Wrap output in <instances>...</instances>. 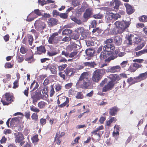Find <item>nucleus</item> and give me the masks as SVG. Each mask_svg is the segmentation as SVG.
<instances>
[{
    "label": "nucleus",
    "instance_id": "c756f323",
    "mask_svg": "<svg viewBox=\"0 0 147 147\" xmlns=\"http://www.w3.org/2000/svg\"><path fill=\"white\" fill-rule=\"evenodd\" d=\"M17 58L18 63H22L24 60V56L21 55L20 53L17 54Z\"/></svg>",
    "mask_w": 147,
    "mask_h": 147
},
{
    "label": "nucleus",
    "instance_id": "58836bf2",
    "mask_svg": "<svg viewBox=\"0 0 147 147\" xmlns=\"http://www.w3.org/2000/svg\"><path fill=\"white\" fill-rule=\"evenodd\" d=\"M28 51L27 49L25 48L23 45L22 46L20 49V51L22 54L26 53Z\"/></svg>",
    "mask_w": 147,
    "mask_h": 147
},
{
    "label": "nucleus",
    "instance_id": "ea45409f",
    "mask_svg": "<svg viewBox=\"0 0 147 147\" xmlns=\"http://www.w3.org/2000/svg\"><path fill=\"white\" fill-rule=\"evenodd\" d=\"M30 107L31 111L33 112L37 113L40 111V110L38 108L35 107L33 105H32L30 106Z\"/></svg>",
    "mask_w": 147,
    "mask_h": 147
},
{
    "label": "nucleus",
    "instance_id": "e433bc0d",
    "mask_svg": "<svg viewBox=\"0 0 147 147\" xmlns=\"http://www.w3.org/2000/svg\"><path fill=\"white\" fill-rule=\"evenodd\" d=\"M72 4L74 7L81 5L80 2L78 0H72Z\"/></svg>",
    "mask_w": 147,
    "mask_h": 147
},
{
    "label": "nucleus",
    "instance_id": "a211bd4d",
    "mask_svg": "<svg viewBox=\"0 0 147 147\" xmlns=\"http://www.w3.org/2000/svg\"><path fill=\"white\" fill-rule=\"evenodd\" d=\"M91 84L90 81L88 80H84L83 83L81 85V87L83 89L87 88Z\"/></svg>",
    "mask_w": 147,
    "mask_h": 147
},
{
    "label": "nucleus",
    "instance_id": "f257e3e1",
    "mask_svg": "<svg viewBox=\"0 0 147 147\" xmlns=\"http://www.w3.org/2000/svg\"><path fill=\"white\" fill-rule=\"evenodd\" d=\"M130 24V21H116L114 24L115 28L113 29L111 33L113 34L121 33L129 26Z\"/></svg>",
    "mask_w": 147,
    "mask_h": 147
},
{
    "label": "nucleus",
    "instance_id": "4468645a",
    "mask_svg": "<svg viewBox=\"0 0 147 147\" xmlns=\"http://www.w3.org/2000/svg\"><path fill=\"white\" fill-rule=\"evenodd\" d=\"M111 53V52H108L103 51L101 53L100 56V59L102 60L108 57Z\"/></svg>",
    "mask_w": 147,
    "mask_h": 147
},
{
    "label": "nucleus",
    "instance_id": "f03ea898",
    "mask_svg": "<svg viewBox=\"0 0 147 147\" xmlns=\"http://www.w3.org/2000/svg\"><path fill=\"white\" fill-rule=\"evenodd\" d=\"M14 97L12 93L6 92L4 94L1 100V102L3 105H8L14 101Z\"/></svg>",
    "mask_w": 147,
    "mask_h": 147
},
{
    "label": "nucleus",
    "instance_id": "79ce46f5",
    "mask_svg": "<svg viewBox=\"0 0 147 147\" xmlns=\"http://www.w3.org/2000/svg\"><path fill=\"white\" fill-rule=\"evenodd\" d=\"M76 31L77 32L78 34H82L84 32V28L83 27H79L76 30Z\"/></svg>",
    "mask_w": 147,
    "mask_h": 147
},
{
    "label": "nucleus",
    "instance_id": "680f3d73",
    "mask_svg": "<svg viewBox=\"0 0 147 147\" xmlns=\"http://www.w3.org/2000/svg\"><path fill=\"white\" fill-rule=\"evenodd\" d=\"M103 134V132H99L98 133H97L96 136H98V138L96 140V142H98L100 140V138L101 137V135Z\"/></svg>",
    "mask_w": 147,
    "mask_h": 147
},
{
    "label": "nucleus",
    "instance_id": "dca6fc26",
    "mask_svg": "<svg viewBox=\"0 0 147 147\" xmlns=\"http://www.w3.org/2000/svg\"><path fill=\"white\" fill-rule=\"evenodd\" d=\"M124 5L126 7L127 11L128 14H130L134 12L132 7L131 5L127 3H125Z\"/></svg>",
    "mask_w": 147,
    "mask_h": 147
},
{
    "label": "nucleus",
    "instance_id": "3c124183",
    "mask_svg": "<svg viewBox=\"0 0 147 147\" xmlns=\"http://www.w3.org/2000/svg\"><path fill=\"white\" fill-rule=\"evenodd\" d=\"M4 66L6 68H11L13 67V65L10 62H7L5 64Z\"/></svg>",
    "mask_w": 147,
    "mask_h": 147
},
{
    "label": "nucleus",
    "instance_id": "0eeeda50",
    "mask_svg": "<svg viewBox=\"0 0 147 147\" xmlns=\"http://www.w3.org/2000/svg\"><path fill=\"white\" fill-rule=\"evenodd\" d=\"M114 86L113 82L112 81L108 82L102 88V91L105 92L112 88Z\"/></svg>",
    "mask_w": 147,
    "mask_h": 147
},
{
    "label": "nucleus",
    "instance_id": "de8ad7c7",
    "mask_svg": "<svg viewBox=\"0 0 147 147\" xmlns=\"http://www.w3.org/2000/svg\"><path fill=\"white\" fill-rule=\"evenodd\" d=\"M84 96L82 92H78L76 96V98L78 99H81L83 98Z\"/></svg>",
    "mask_w": 147,
    "mask_h": 147
},
{
    "label": "nucleus",
    "instance_id": "37998d69",
    "mask_svg": "<svg viewBox=\"0 0 147 147\" xmlns=\"http://www.w3.org/2000/svg\"><path fill=\"white\" fill-rule=\"evenodd\" d=\"M93 17L95 19H101L103 17V15L100 13L93 15Z\"/></svg>",
    "mask_w": 147,
    "mask_h": 147
},
{
    "label": "nucleus",
    "instance_id": "0e129e2a",
    "mask_svg": "<svg viewBox=\"0 0 147 147\" xmlns=\"http://www.w3.org/2000/svg\"><path fill=\"white\" fill-rule=\"evenodd\" d=\"M30 112L29 111L28 112H25L24 113V115L26 118L27 119L30 118Z\"/></svg>",
    "mask_w": 147,
    "mask_h": 147
},
{
    "label": "nucleus",
    "instance_id": "b1692460",
    "mask_svg": "<svg viewBox=\"0 0 147 147\" xmlns=\"http://www.w3.org/2000/svg\"><path fill=\"white\" fill-rule=\"evenodd\" d=\"M88 72H85L82 73L79 78V80L81 81L83 80H88Z\"/></svg>",
    "mask_w": 147,
    "mask_h": 147
},
{
    "label": "nucleus",
    "instance_id": "ddd939ff",
    "mask_svg": "<svg viewBox=\"0 0 147 147\" xmlns=\"http://www.w3.org/2000/svg\"><path fill=\"white\" fill-rule=\"evenodd\" d=\"M147 78V72L140 74L139 76L136 78V82H138L144 80Z\"/></svg>",
    "mask_w": 147,
    "mask_h": 147
},
{
    "label": "nucleus",
    "instance_id": "20e7f679",
    "mask_svg": "<svg viewBox=\"0 0 147 147\" xmlns=\"http://www.w3.org/2000/svg\"><path fill=\"white\" fill-rule=\"evenodd\" d=\"M31 97L32 99L33 104L36 105L38 101L42 98V94L39 91L36 90L35 92L31 90L30 91Z\"/></svg>",
    "mask_w": 147,
    "mask_h": 147
},
{
    "label": "nucleus",
    "instance_id": "603ef678",
    "mask_svg": "<svg viewBox=\"0 0 147 147\" xmlns=\"http://www.w3.org/2000/svg\"><path fill=\"white\" fill-rule=\"evenodd\" d=\"M117 57L114 56L113 55L111 56L108 57V58H107L105 59V61L106 62H109L111 60H113L115 59Z\"/></svg>",
    "mask_w": 147,
    "mask_h": 147
},
{
    "label": "nucleus",
    "instance_id": "a878e982",
    "mask_svg": "<svg viewBox=\"0 0 147 147\" xmlns=\"http://www.w3.org/2000/svg\"><path fill=\"white\" fill-rule=\"evenodd\" d=\"M78 52L77 51H74L71 52L69 55V57H74L73 59L75 60H77L79 58V57L77 56Z\"/></svg>",
    "mask_w": 147,
    "mask_h": 147
},
{
    "label": "nucleus",
    "instance_id": "4d7b16f0",
    "mask_svg": "<svg viewBox=\"0 0 147 147\" xmlns=\"http://www.w3.org/2000/svg\"><path fill=\"white\" fill-rule=\"evenodd\" d=\"M128 61L127 60L123 61L121 64L120 65L121 67L124 68L126 67L128 63Z\"/></svg>",
    "mask_w": 147,
    "mask_h": 147
},
{
    "label": "nucleus",
    "instance_id": "5fc2aeb1",
    "mask_svg": "<svg viewBox=\"0 0 147 147\" xmlns=\"http://www.w3.org/2000/svg\"><path fill=\"white\" fill-rule=\"evenodd\" d=\"M31 118L32 119L37 121L38 119V115L37 114L35 113H33L31 116Z\"/></svg>",
    "mask_w": 147,
    "mask_h": 147
},
{
    "label": "nucleus",
    "instance_id": "412c9836",
    "mask_svg": "<svg viewBox=\"0 0 147 147\" xmlns=\"http://www.w3.org/2000/svg\"><path fill=\"white\" fill-rule=\"evenodd\" d=\"M109 77L111 80L113 81L119 80L120 79L119 75L117 74H111L109 75Z\"/></svg>",
    "mask_w": 147,
    "mask_h": 147
},
{
    "label": "nucleus",
    "instance_id": "9d476101",
    "mask_svg": "<svg viewBox=\"0 0 147 147\" xmlns=\"http://www.w3.org/2000/svg\"><path fill=\"white\" fill-rule=\"evenodd\" d=\"M17 134L15 137V141L16 143H20L24 139L23 134L20 132H18Z\"/></svg>",
    "mask_w": 147,
    "mask_h": 147
},
{
    "label": "nucleus",
    "instance_id": "49530a36",
    "mask_svg": "<svg viewBox=\"0 0 147 147\" xmlns=\"http://www.w3.org/2000/svg\"><path fill=\"white\" fill-rule=\"evenodd\" d=\"M145 53H147V49H144L143 50L140 51L138 52H136V56H139Z\"/></svg>",
    "mask_w": 147,
    "mask_h": 147
},
{
    "label": "nucleus",
    "instance_id": "9b49d317",
    "mask_svg": "<svg viewBox=\"0 0 147 147\" xmlns=\"http://www.w3.org/2000/svg\"><path fill=\"white\" fill-rule=\"evenodd\" d=\"M37 51L36 53V55H41L42 54H45L46 52V50L45 47L43 45H41L36 47Z\"/></svg>",
    "mask_w": 147,
    "mask_h": 147
},
{
    "label": "nucleus",
    "instance_id": "cd10ccee",
    "mask_svg": "<svg viewBox=\"0 0 147 147\" xmlns=\"http://www.w3.org/2000/svg\"><path fill=\"white\" fill-rule=\"evenodd\" d=\"M55 33L53 34L49 38L48 42L50 44H53L55 40Z\"/></svg>",
    "mask_w": 147,
    "mask_h": 147
},
{
    "label": "nucleus",
    "instance_id": "8fccbe9b",
    "mask_svg": "<svg viewBox=\"0 0 147 147\" xmlns=\"http://www.w3.org/2000/svg\"><path fill=\"white\" fill-rule=\"evenodd\" d=\"M13 88L15 89L19 86V80H15L13 83Z\"/></svg>",
    "mask_w": 147,
    "mask_h": 147
},
{
    "label": "nucleus",
    "instance_id": "09e8293b",
    "mask_svg": "<svg viewBox=\"0 0 147 147\" xmlns=\"http://www.w3.org/2000/svg\"><path fill=\"white\" fill-rule=\"evenodd\" d=\"M133 41L135 43L138 44L141 42V39L139 36H137L134 38Z\"/></svg>",
    "mask_w": 147,
    "mask_h": 147
},
{
    "label": "nucleus",
    "instance_id": "393cba45",
    "mask_svg": "<svg viewBox=\"0 0 147 147\" xmlns=\"http://www.w3.org/2000/svg\"><path fill=\"white\" fill-rule=\"evenodd\" d=\"M3 77V81L4 83H6L11 79V75L9 74H6Z\"/></svg>",
    "mask_w": 147,
    "mask_h": 147
},
{
    "label": "nucleus",
    "instance_id": "1a4fd4ad",
    "mask_svg": "<svg viewBox=\"0 0 147 147\" xmlns=\"http://www.w3.org/2000/svg\"><path fill=\"white\" fill-rule=\"evenodd\" d=\"M115 49L114 45L113 44H107L103 47V51L108 52H111V50H114Z\"/></svg>",
    "mask_w": 147,
    "mask_h": 147
},
{
    "label": "nucleus",
    "instance_id": "bb28decb",
    "mask_svg": "<svg viewBox=\"0 0 147 147\" xmlns=\"http://www.w3.org/2000/svg\"><path fill=\"white\" fill-rule=\"evenodd\" d=\"M127 82L130 84H134L135 82H137L136 80V78L130 77L127 79Z\"/></svg>",
    "mask_w": 147,
    "mask_h": 147
},
{
    "label": "nucleus",
    "instance_id": "774afa93",
    "mask_svg": "<svg viewBox=\"0 0 147 147\" xmlns=\"http://www.w3.org/2000/svg\"><path fill=\"white\" fill-rule=\"evenodd\" d=\"M50 69L53 74H54L55 73V66L51 65L50 66Z\"/></svg>",
    "mask_w": 147,
    "mask_h": 147
},
{
    "label": "nucleus",
    "instance_id": "c03bdc74",
    "mask_svg": "<svg viewBox=\"0 0 147 147\" xmlns=\"http://www.w3.org/2000/svg\"><path fill=\"white\" fill-rule=\"evenodd\" d=\"M65 72L66 75H67L69 76H71L73 73L71 69H66L65 71Z\"/></svg>",
    "mask_w": 147,
    "mask_h": 147
},
{
    "label": "nucleus",
    "instance_id": "473e14b6",
    "mask_svg": "<svg viewBox=\"0 0 147 147\" xmlns=\"http://www.w3.org/2000/svg\"><path fill=\"white\" fill-rule=\"evenodd\" d=\"M43 96L45 98H47L48 96L47 94L48 91L47 87H45L43 89L42 91Z\"/></svg>",
    "mask_w": 147,
    "mask_h": 147
},
{
    "label": "nucleus",
    "instance_id": "7c9ffc66",
    "mask_svg": "<svg viewBox=\"0 0 147 147\" xmlns=\"http://www.w3.org/2000/svg\"><path fill=\"white\" fill-rule=\"evenodd\" d=\"M26 61L28 62L29 63H31L33 62L34 61V55H32L29 57H27L25 59Z\"/></svg>",
    "mask_w": 147,
    "mask_h": 147
},
{
    "label": "nucleus",
    "instance_id": "423d86ee",
    "mask_svg": "<svg viewBox=\"0 0 147 147\" xmlns=\"http://www.w3.org/2000/svg\"><path fill=\"white\" fill-rule=\"evenodd\" d=\"M102 8L103 9L107 11L105 16V21L108 23L110 22L113 18L112 15H111V12L108 11L109 9L107 7H103Z\"/></svg>",
    "mask_w": 147,
    "mask_h": 147
},
{
    "label": "nucleus",
    "instance_id": "e2e57ef3",
    "mask_svg": "<svg viewBox=\"0 0 147 147\" xmlns=\"http://www.w3.org/2000/svg\"><path fill=\"white\" fill-rule=\"evenodd\" d=\"M38 3L42 6L47 4V2L45 0H38Z\"/></svg>",
    "mask_w": 147,
    "mask_h": 147
},
{
    "label": "nucleus",
    "instance_id": "f3484780",
    "mask_svg": "<svg viewBox=\"0 0 147 147\" xmlns=\"http://www.w3.org/2000/svg\"><path fill=\"white\" fill-rule=\"evenodd\" d=\"M118 109L116 107H114L110 109L109 113L111 116H115L117 113Z\"/></svg>",
    "mask_w": 147,
    "mask_h": 147
},
{
    "label": "nucleus",
    "instance_id": "338daca9",
    "mask_svg": "<svg viewBox=\"0 0 147 147\" xmlns=\"http://www.w3.org/2000/svg\"><path fill=\"white\" fill-rule=\"evenodd\" d=\"M67 66V65L66 64L62 65L59 66V70H62L65 68Z\"/></svg>",
    "mask_w": 147,
    "mask_h": 147
},
{
    "label": "nucleus",
    "instance_id": "13d9d810",
    "mask_svg": "<svg viewBox=\"0 0 147 147\" xmlns=\"http://www.w3.org/2000/svg\"><path fill=\"white\" fill-rule=\"evenodd\" d=\"M133 65L136 70L137 69L140 68L142 66V65L141 64H139L135 63H133Z\"/></svg>",
    "mask_w": 147,
    "mask_h": 147
},
{
    "label": "nucleus",
    "instance_id": "c9c22d12",
    "mask_svg": "<svg viewBox=\"0 0 147 147\" xmlns=\"http://www.w3.org/2000/svg\"><path fill=\"white\" fill-rule=\"evenodd\" d=\"M47 103L43 102L40 101L39 102L38 104V106L40 109L43 108L46 106Z\"/></svg>",
    "mask_w": 147,
    "mask_h": 147
},
{
    "label": "nucleus",
    "instance_id": "a18cd8bd",
    "mask_svg": "<svg viewBox=\"0 0 147 147\" xmlns=\"http://www.w3.org/2000/svg\"><path fill=\"white\" fill-rule=\"evenodd\" d=\"M111 15L113 19L115 20H117L118 18H120V15L118 13L114 14L111 12Z\"/></svg>",
    "mask_w": 147,
    "mask_h": 147
},
{
    "label": "nucleus",
    "instance_id": "72a5a7b5",
    "mask_svg": "<svg viewBox=\"0 0 147 147\" xmlns=\"http://www.w3.org/2000/svg\"><path fill=\"white\" fill-rule=\"evenodd\" d=\"M49 25L51 26L55 25V20L54 18H51L48 21Z\"/></svg>",
    "mask_w": 147,
    "mask_h": 147
},
{
    "label": "nucleus",
    "instance_id": "f704fd0d",
    "mask_svg": "<svg viewBox=\"0 0 147 147\" xmlns=\"http://www.w3.org/2000/svg\"><path fill=\"white\" fill-rule=\"evenodd\" d=\"M28 41L29 42V45L31 46L33 42L34 39L32 35H29L28 36Z\"/></svg>",
    "mask_w": 147,
    "mask_h": 147
},
{
    "label": "nucleus",
    "instance_id": "f8f14e48",
    "mask_svg": "<svg viewBox=\"0 0 147 147\" xmlns=\"http://www.w3.org/2000/svg\"><path fill=\"white\" fill-rule=\"evenodd\" d=\"M121 69L120 66L119 65H117L112 67L110 69H107V71L111 73H115L120 70Z\"/></svg>",
    "mask_w": 147,
    "mask_h": 147
},
{
    "label": "nucleus",
    "instance_id": "6e6d98bb",
    "mask_svg": "<svg viewBox=\"0 0 147 147\" xmlns=\"http://www.w3.org/2000/svg\"><path fill=\"white\" fill-rule=\"evenodd\" d=\"M79 38V36L77 34H74L70 37V39H73L75 40H77Z\"/></svg>",
    "mask_w": 147,
    "mask_h": 147
},
{
    "label": "nucleus",
    "instance_id": "a19ab883",
    "mask_svg": "<svg viewBox=\"0 0 147 147\" xmlns=\"http://www.w3.org/2000/svg\"><path fill=\"white\" fill-rule=\"evenodd\" d=\"M71 20L79 25L82 24V22L80 20L77 19L76 17H72L71 18Z\"/></svg>",
    "mask_w": 147,
    "mask_h": 147
},
{
    "label": "nucleus",
    "instance_id": "aec40b11",
    "mask_svg": "<svg viewBox=\"0 0 147 147\" xmlns=\"http://www.w3.org/2000/svg\"><path fill=\"white\" fill-rule=\"evenodd\" d=\"M83 64L85 66H88L91 68H94L96 65L94 61L85 62Z\"/></svg>",
    "mask_w": 147,
    "mask_h": 147
},
{
    "label": "nucleus",
    "instance_id": "6ab92c4d",
    "mask_svg": "<svg viewBox=\"0 0 147 147\" xmlns=\"http://www.w3.org/2000/svg\"><path fill=\"white\" fill-rule=\"evenodd\" d=\"M114 41L117 45H120L121 43L122 39L119 36H117L114 38Z\"/></svg>",
    "mask_w": 147,
    "mask_h": 147
},
{
    "label": "nucleus",
    "instance_id": "7ed1b4c3",
    "mask_svg": "<svg viewBox=\"0 0 147 147\" xmlns=\"http://www.w3.org/2000/svg\"><path fill=\"white\" fill-rule=\"evenodd\" d=\"M105 71L104 69H98L95 71L93 73L92 78V81L96 82H99L105 74Z\"/></svg>",
    "mask_w": 147,
    "mask_h": 147
},
{
    "label": "nucleus",
    "instance_id": "c85d7f7f",
    "mask_svg": "<svg viewBox=\"0 0 147 147\" xmlns=\"http://www.w3.org/2000/svg\"><path fill=\"white\" fill-rule=\"evenodd\" d=\"M72 32V31L70 29H66L62 31V34L64 35L68 36Z\"/></svg>",
    "mask_w": 147,
    "mask_h": 147
},
{
    "label": "nucleus",
    "instance_id": "052dcab7",
    "mask_svg": "<svg viewBox=\"0 0 147 147\" xmlns=\"http://www.w3.org/2000/svg\"><path fill=\"white\" fill-rule=\"evenodd\" d=\"M59 16L62 18L66 19L68 16L67 13H61L60 14Z\"/></svg>",
    "mask_w": 147,
    "mask_h": 147
},
{
    "label": "nucleus",
    "instance_id": "2eb2a0df",
    "mask_svg": "<svg viewBox=\"0 0 147 147\" xmlns=\"http://www.w3.org/2000/svg\"><path fill=\"white\" fill-rule=\"evenodd\" d=\"M120 4L119 1L117 0H114L111 2L110 5L111 6H113L114 9H117Z\"/></svg>",
    "mask_w": 147,
    "mask_h": 147
},
{
    "label": "nucleus",
    "instance_id": "69168bd1",
    "mask_svg": "<svg viewBox=\"0 0 147 147\" xmlns=\"http://www.w3.org/2000/svg\"><path fill=\"white\" fill-rule=\"evenodd\" d=\"M51 89L50 91V96L51 97L53 96V94H54L55 91H54V88H53V85H51Z\"/></svg>",
    "mask_w": 147,
    "mask_h": 147
},
{
    "label": "nucleus",
    "instance_id": "4be33fe9",
    "mask_svg": "<svg viewBox=\"0 0 147 147\" xmlns=\"http://www.w3.org/2000/svg\"><path fill=\"white\" fill-rule=\"evenodd\" d=\"M115 53V54L117 55L116 57H122L124 56L125 54V52L124 51H121L120 50H116Z\"/></svg>",
    "mask_w": 147,
    "mask_h": 147
},
{
    "label": "nucleus",
    "instance_id": "2f4dec72",
    "mask_svg": "<svg viewBox=\"0 0 147 147\" xmlns=\"http://www.w3.org/2000/svg\"><path fill=\"white\" fill-rule=\"evenodd\" d=\"M38 135L36 134L31 138V140L32 143H35L38 142L39 139L38 138Z\"/></svg>",
    "mask_w": 147,
    "mask_h": 147
},
{
    "label": "nucleus",
    "instance_id": "6e6552de",
    "mask_svg": "<svg viewBox=\"0 0 147 147\" xmlns=\"http://www.w3.org/2000/svg\"><path fill=\"white\" fill-rule=\"evenodd\" d=\"M93 14V12L92 9L88 8L86 10L85 12L84 13L83 17L87 21Z\"/></svg>",
    "mask_w": 147,
    "mask_h": 147
},
{
    "label": "nucleus",
    "instance_id": "4c0bfd02",
    "mask_svg": "<svg viewBox=\"0 0 147 147\" xmlns=\"http://www.w3.org/2000/svg\"><path fill=\"white\" fill-rule=\"evenodd\" d=\"M139 20L142 22H147V16L143 15L140 17L139 18Z\"/></svg>",
    "mask_w": 147,
    "mask_h": 147
},
{
    "label": "nucleus",
    "instance_id": "5701e85b",
    "mask_svg": "<svg viewBox=\"0 0 147 147\" xmlns=\"http://www.w3.org/2000/svg\"><path fill=\"white\" fill-rule=\"evenodd\" d=\"M85 52L88 56L92 57L94 54V51L93 49H89L86 50Z\"/></svg>",
    "mask_w": 147,
    "mask_h": 147
},
{
    "label": "nucleus",
    "instance_id": "39448f33",
    "mask_svg": "<svg viewBox=\"0 0 147 147\" xmlns=\"http://www.w3.org/2000/svg\"><path fill=\"white\" fill-rule=\"evenodd\" d=\"M34 26L35 28L38 31H40L46 28V25L44 22L37 20L35 21Z\"/></svg>",
    "mask_w": 147,
    "mask_h": 147
},
{
    "label": "nucleus",
    "instance_id": "864d4df0",
    "mask_svg": "<svg viewBox=\"0 0 147 147\" xmlns=\"http://www.w3.org/2000/svg\"><path fill=\"white\" fill-rule=\"evenodd\" d=\"M100 32V31L98 28H97L93 29L92 31V32L95 35H97Z\"/></svg>",
    "mask_w": 147,
    "mask_h": 147
},
{
    "label": "nucleus",
    "instance_id": "bf43d9fd",
    "mask_svg": "<svg viewBox=\"0 0 147 147\" xmlns=\"http://www.w3.org/2000/svg\"><path fill=\"white\" fill-rule=\"evenodd\" d=\"M47 54L49 56H52L55 55V51H48L47 53Z\"/></svg>",
    "mask_w": 147,
    "mask_h": 147
}]
</instances>
